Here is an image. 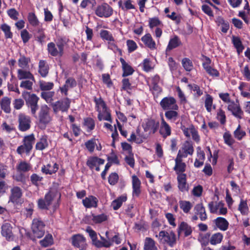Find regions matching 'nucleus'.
I'll return each mask as SVG.
<instances>
[{"mask_svg":"<svg viewBox=\"0 0 250 250\" xmlns=\"http://www.w3.org/2000/svg\"><path fill=\"white\" fill-rule=\"evenodd\" d=\"M66 41L62 38H58L55 42H51L47 44L48 54L53 57H62L64 54Z\"/></svg>","mask_w":250,"mask_h":250,"instance_id":"obj_1","label":"nucleus"},{"mask_svg":"<svg viewBox=\"0 0 250 250\" xmlns=\"http://www.w3.org/2000/svg\"><path fill=\"white\" fill-rule=\"evenodd\" d=\"M59 198L61 197V194L56 189H51L46 193L44 198H40L38 201V207L40 209L47 210L49 207L52 204V201L57 196Z\"/></svg>","mask_w":250,"mask_h":250,"instance_id":"obj_2","label":"nucleus"},{"mask_svg":"<svg viewBox=\"0 0 250 250\" xmlns=\"http://www.w3.org/2000/svg\"><path fill=\"white\" fill-rule=\"evenodd\" d=\"M23 145L18 147L17 152L21 155L23 153L29 154L33 148V145L35 142V138L33 134L25 136L23 138Z\"/></svg>","mask_w":250,"mask_h":250,"instance_id":"obj_3","label":"nucleus"},{"mask_svg":"<svg viewBox=\"0 0 250 250\" xmlns=\"http://www.w3.org/2000/svg\"><path fill=\"white\" fill-rule=\"evenodd\" d=\"M156 236L158 237L164 244H167L171 247H173L176 244V235L172 231L167 232L162 230L159 232V235H156Z\"/></svg>","mask_w":250,"mask_h":250,"instance_id":"obj_4","label":"nucleus"},{"mask_svg":"<svg viewBox=\"0 0 250 250\" xmlns=\"http://www.w3.org/2000/svg\"><path fill=\"white\" fill-rule=\"evenodd\" d=\"M44 227V223L40 219H34L31 228L34 236L37 238L42 237L45 232Z\"/></svg>","mask_w":250,"mask_h":250,"instance_id":"obj_5","label":"nucleus"},{"mask_svg":"<svg viewBox=\"0 0 250 250\" xmlns=\"http://www.w3.org/2000/svg\"><path fill=\"white\" fill-rule=\"evenodd\" d=\"M27 93L28 94V96L24 97L26 104L28 107L30 108L32 114L36 116V111L39 109L38 102L39 98L35 94Z\"/></svg>","mask_w":250,"mask_h":250,"instance_id":"obj_6","label":"nucleus"},{"mask_svg":"<svg viewBox=\"0 0 250 250\" xmlns=\"http://www.w3.org/2000/svg\"><path fill=\"white\" fill-rule=\"evenodd\" d=\"M160 105L165 111L170 109H179L176 100L173 97H166L160 102Z\"/></svg>","mask_w":250,"mask_h":250,"instance_id":"obj_7","label":"nucleus"},{"mask_svg":"<svg viewBox=\"0 0 250 250\" xmlns=\"http://www.w3.org/2000/svg\"><path fill=\"white\" fill-rule=\"evenodd\" d=\"M95 14L100 18H108L113 13V9L107 3H103L96 8Z\"/></svg>","mask_w":250,"mask_h":250,"instance_id":"obj_8","label":"nucleus"},{"mask_svg":"<svg viewBox=\"0 0 250 250\" xmlns=\"http://www.w3.org/2000/svg\"><path fill=\"white\" fill-rule=\"evenodd\" d=\"M194 152V148L191 141H186L179 150L177 156L183 158L189 155H192Z\"/></svg>","mask_w":250,"mask_h":250,"instance_id":"obj_9","label":"nucleus"},{"mask_svg":"<svg viewBox=\"0 0 250 250\" xmlns=\"http://www.w3.org/2000/svg\"><path fill=\"white\" fill-rule=\"evenodd\" d=\"M22 194V191L21 188L18 186H13L10 191L8 202L13 204H18L20 202Z\"/></svg>","mask_w":250,"mask_h":250,"instance_id":"obj_10","label":"nucleus"},{"mask_svg":"<svg viewBox=\"0 0 250 250\" xmlns=\"http://www.w3.org/2000/svg\"><path fill=\"white\" fill-rule=\"evenodd\" d=\"M72 245L80 250H86L87 244L85 238L81 234L73 235L71 237Z\"/></svg>","mask_w":250,"mask_h":250,"instance_id":"obj_11","label":"nucleus"},{"mask_svg":"<svg viewBox=\"0 0 250 250\" xmlns=\"http://www.w3.org/2000/svg\"><path fill=\"white\" fill-rule=\"evenodd\" d=\"M19 129L21 131H26L31 127V118L23 113L18 115Z\"/></svg>","mask_w":250,"mask_h":250,"instance_id":"obj_12","label":"nucleus"},{"mask_svg":"<svg viewBox=\"0 0 250 250\" xmlns=\"http://www.w3.org/2000/svg\"><path fill=\"white\" fill-rule=\"evenodd\" d=\"M71 101L68 98H65L58 101L53 104V110L57 113L59 111H67L70 107Z\"/></svg>","mask_w":250,"mask_h":250,"instance_id":"obj_13","label":"nucleus"},{"mask_svg":"<svg viewBox=\"0 0 250 250\" xmlns=\"http://www.w3.org/2000/svg\"><path fill=\"white\" fill-rule=\"evenodd\" d=\"M142 126L145 132H148L149 134H154L158 129L160 124L154 119H148Z\"/></svg>","mask_w":250,"mask_h":250,"instance_id":"obj_14","label":"nucleus"},{"mask_svg":"<svg viewBox=\"0 0 250 250\" xmlns=\"http://www.w3.org/2000/svg\"><path fill=\"white\" fill-rule=\"evenodd\" d=\"M228 109L231 111L233 115L239 119L242 118L243 111L242 110L238 101L230 102L228 106Z\"/></svg>","mask_w":250,"mask_h":250,"instance_id":"obj_15","label":"nucleus"},{"mask_svg":"<svg viewBox=\"0 0 250 250\" xmlns=\"http://www.w3.org/2000/svg\"><path fill=\"white\" fill-rule=\"evenodd\" d=\"M39 122L41 124L46 125L51 121L49 114V108L47 105L42 106L39 114Z\"/></svg>","mask_w":250,"mask_h":250,"instance_id":"obj_16","label":"nucleus"},{"mask_svg":"<svg viewBox=\"0 0 250 250\" xmlns=\"http://www.w3.org/2000/svg\"><path fill=\"white\" fill-rule=\"evenodd\" d=\"M159 132L164 139L169 136L171 134V127L165 120L163 115H161V124Z\"/></svg>","mask_w":250,"mask_h":250,"instance_id":"obj_17","label":"nucleus"},{"mask_svg":"<svg viewBox=\"0 0 250 250\" xmlns=\"http://www.w3.org/2000/svg\"><path fill=\"white\" fill-rule=\"evenodd\" d=\"M1 235L6 240H11L13 239V227L10 223L8 222L4 223L1 227Z\"/></svg>","mask_w":250,"mask_h":250,"instance_id":"obj_18","label":"nucleus"},{"mask_svg":"<svg viewBox=\"0 0 250 250\" xmlns=\"http://www.w3.org/2000/svg\"><path fill=\"white\" fill-rule=\"evenodd\" d=\"M77 84V82L74 78L69 77L65 81L64 84L60 87L61 93L64 94L65 96H67L68 89L75 87L76 86Z\"/></svg>","mask_w":250,"mask_h":250,"instance_id":"obj_19","label":"nucleus"},{"mask_svg":"<svg viewBox=\"0 0 250 250\" xmlns=\"http://www.w3.org/2000/svg\"><path fill=\"white\" fill-rule=\"evenodd\" d=\"M175 162V165L173 169L177 176L180 174H185L184 172L186 171V164L183 162V158L176 156Z\"/></svg>","mask_w":250,"mask_h":250,"instance_id":"obj_20","label":"nucleus"},{"mask_svg":"<svg viewBox=\"0 0 250 250\" xmlns=\"http://www.w3.org/2000/svg\"><path fill=\"white\" fill-rule=\"evenodd\" d=\"M131 178L133 188L132 195L133 196L139 197L141 192V182L139 178L135 175H132Z\"/></svg>","mask_w":250,"mask_h":250,"instance_id":"obj_21","label":"nucleus"},{"mask_svg":"<svg viewBox=\"0 0 250 250\" xmlns=\"http://www.w3.org/2000/svg\"><path fill=\"white\" fill-rule=\"evenodd\" d=\"M211 60L208 57L205 58V62L203 63V66L207 73L212 77H218L219 76V72L212 68L210 65Z\"/></svg>","mask_w":250,"mask_h":250,"instance_id":"obj_22","label":"nucleus"},{"mask_svg":"<svg viewBox=\"0 0 250 250\" xmlns=\"http://www.w3.org/2000/svg\"><path fill=\"white\" fill-rule=\"evenodd\" d=\"M104 163V159L96 156H91L88 158L86 165L91 170H92L95 167L98 165H103Z\"/></svg>","mask_w":250,"mask_h":250,"instance_id":"obj_23","label":"nucleus"},{"mask_svg":"<svg viewBox=\"0 0 250 250\" xmlns=\"http://www.w3.org/2000/svg\"><path fill=\"white\" fill-rule=\"evenodd\" d=\"M194 209L195 214L199 216L201 221H204L207 219V214L202 203L196 204L194 208Z\"/></svg>","mask_w":250,"mask_h":250,"instance_id":"obj_24","label":"nucleus"},{"mask_svg":"<svg viewBox=\"0 0 250 250\" xmlns=\"http://www.w3.org/2000/svg\"><path fill=\"white\" fill-rule=\"evenodd\" d=\"M186 177V174H180L177 176L178 187L179 189L182 192L188 191V189Z\"/></svg>","mask_w":250,"mask_h":250,"instance_id":"obj_25","label":"nucleus"},{"mask_svg":"<svg viewBox=\"0 0 250 250\" xmlns=\"http://www.w3.org/2000/svg\"><path fill=\"white\" fill-rule=\"evenodd\" d=\"M49 67L45 60H40L39 62L38 72L42 77H46L49 73Z\"/></svg>","mask_w":250,"mask_h":250,"instance_id":"obj_26","label":"nucleus"},{"mask_svg":"<svg viewBox=\"0 0 250 250\" xmlns=\"http://www.w3.org/2000/svg\"><path fill=\"white\" fill-rule=\"evenodd\" d=\"M98 199L93 196L86 197L83 200V206L86 208H96L97 207Z\"/></svg>","mask_w":250,"mask_h":250,"instance_id":"obj_27","label":"nucleus"},{"mask_svg":"<svg viewBox=\"0 0 250 250\" xmlns=\"http://www.w3.org/2000/svg\"><path fill=\"white\" fill-rule=\"evenodd\" d=\"M11 99L8 97H4L0 100L1 109L6 113L11 112Z\"/></svg>","mask_w":250,"mask_h":250,"instance_id":"obj_28","label":"nucleus"},{"mask_svg":"<svg viewBox=\"0 0 250 250\" xmlns=\"http://www.w3.org/2000/svg\"><path fill=\"white\" fill-rule=\"evenodd\" d=\"M120 62L122 63V68L123 70V73L122 76L123 77H126L127 76L131 75L134 72L133 68L129 65L125 60L123 58L120 59Z\"/></svg>","mask_w":250,"mask_h":250,"instance_id":"obj_29","label":"nucleus"},{"mask_svg":"<svg viewBox=\"0 0 250 250\" xmlns=\"http://www.w3.org/2000/svg\"><path fill=\"white\" fill-rule=\"evenodd\" d=\"M213 222L216 227L221 230L225 231L228 229L229 223L224 218L218 217Z\"/></svg>","mask_w":250,"mask_h":250,"instance_id":"obj_30","label":"nucleus"},{"mask_svg":"<svg viewBox=\"0 0 250 250\" xmlns=\"http://www.w3.org/2000/svg\"><path fill=\"white\" fill-rule=\"evenodd\" d=\"M18 78L19 80L29 79L33 81H35L33 75L29 71L19 69L17 71Z\"/></svg>","mask_w":250,"mask_h":250,"instance_id":"obj_31","label":"nucleus"},{"mask_svg":"<svg viewBox=\"0 0 250 250\" xmlns=\"http://www.w3.org/2000/svg\"><path fill=\"white\" fill-rule=\"evenodd\" d=\"M181 232H183L185 236L187 237L191 234L192 230L191 227L187 223L182 222L178 227V233H180Z\"/></svg>","mask_w":250,"mask_h":250,"instance_id":"obj_32","label":"nucleus"},{"mask_svg":"<svg viewBox=\"0 0 250 250\" xmlns=\"http://www.w3.org/2000/svg\"><path fill=\"white\" fill-rule=\"evenodd\" d=\"M178 109H170L166 111L165 116L167 120L174 122L179 118V114L178 112Z\"/></svg>","mask_w":250,"mask_h":250,"instance_id":"obj_33","label":"nucleus"},{"mask_svg":"<svg viewBox=\"0 0 250 250\" xmlns=\"http://www.w3.org/2000/svg\"><path fill=\"white\" fill-rule=\"evenodd\" d=\"M142 41L144 44L150 49H153L155 48L156 44L152 39L150 34H146L142 38Z\"/></svg>","mask_w":250,"mask_h":250,"instance_id":"obj_34","label":"nucleus"},{"mask_svg":"<svg viewBox=\"0 0 250 250\" xmlns=\"http://www.w3.org/2000/svg\"><path fill=\"white\" fill-rule=\"evenodd\" d=\"M59 168L58 165L55 163L53 167L50 164L43 166L42 167V172L45 174H52L56 173Z\"/></svg>","mask_w":250,"mask_h":250,"instance_id":"obj_35","label":"nucleus"},{"mask_svg":"<svg viewBox=\"0 0 250 250\" xmlns=\"http://www.w3.org/2000/svg\"><path fill=\"white\" fill-rule=\"evenodd\" d=\"M182 42L179 38L177 36H175L173 38L170 39L166 50L167 51L171 50L172 49L180 46Z\"/></svg>","mask_w":250,"mask_h":250,"instance_id":"obj_36","label":"nucleus"},{"mask_svg":"<svg viewBox=\"0 0 250 250\" xmlns=\"http://www.w3.org/2000/svg\"><path fill=\"white\" fill-rule=\"evenodd\" d=\"M232 42L235 48L236 49L238 54L240 55L244 49V47L242 44L240 38L234 36H232Z\"/></svg>","mask_w":250,"mask_h":250,"instance_id":"obj_37","label":"nucleus"},{"mask_svg":"<svg viewBox=\"0 0 250 250\" xmlns=\"http://www.w3.org/2000/svg\"><path fill=\"white\" fill-rule=\"evenodd\" d=\"M48 146L47 137L46 135L42 136L36 145V149L39 150H42Z\"/></svg>","mask_w":250,"mask_h":250,"instance_id":"obj_38","label":"nucleus"},{"mask_svg":"<svg viewBox=\"0 0 250 250\" xmlns=\"http://www.w3.org/2000/svg\"><path fill=\"white\" fill-rule=\"evenodd\" d=\"M94 101L96 104V108L97 111L102 110V112L106 111V109H108L105 103L101 98V97L99 98L94 97Z\"/></svg>","mask_w":250,"mask_h":250,"instance_id":"obj_39","label":"nucleus"},{"mask_svg":"<svg viewBox=\"0 0 250 250\" xmlns=\"http://www.w3.org/2000/svg\"><path fill=\"white\" fill-rule=\"evenodd\" d=\"M144 250H157L155 242L150 237H146L145 239Z\"/></svg>","mask_w":250,"mask_h":250,"instance_id":"obj_40","label":"nucleus"},{"mask_svg":"<svg viewBox=\"0 0 250 250\" xmlns=\"http://www.w3.org/2000/svg\"><path fill=\"white\" fill-rule=\"evenodd\" d=\"M179 204L180 208L185 213H188L192 208V205L189 201L181 200Z\"/></svg>","mask_w":250,"mask_h":250,"instance_id":"obj_41","label":"nucleus"},{"mask_svg":"<svg viewBox=\"0 0 250 250\" xmlns=\"http://www.w3.org/2000/svg\"><path fill=\"white\" fill-rule=\"evenodd\" d=\"M223 238V235L221 233H215L210 236V243L212 245H216L222 242Z\"/></svg>","mask_w":250,"mask_h":250,"instance_id":"obj_42","label":"nucleus"},{"mask_svg":"<svg viewBox=\"0 0 250 250\" xmlns=\"http://www.w3.org/2000/svg\"><path fill=\"white\" fill-rule=\"evenodd\" d=\"M31 60L29 57H26L24 56H21L18 60V65L21 69L28 68L29 63Z\"/></svg>","mask_w":250,"mask_h":250,"instance_id":"obj_43","label":"nucleus"},{"mask_svg":"<svg viewBox=\"0 0 250 250\" xmlns=\"http://www.w3.org/2000/svg\"><path fill=\"white\" fill-rule=\"evenodd\" d=\"M126 197L121 196L114 200L111 203V206L114 210H117L122 206L123 203L126 200Z\"/></svg>","mask_w":250,"mask_h":250,"instance_id":"obj_44","label":"nucleus"},{"mask_svg":"<svg viewBox=\"0 0 250 250\" xmlns=\"http://www.w3.org/2000/svg\"><path fill=\"white\" fill-rule=\"evenodd\" d=\"M221 206H223V204L221 202L217 203L212 201L208 204V208L211 213H217L218 210Z\"/></svg>","mask_w":250,"mask_h":250,"instance_id":"obj_45","label":"nucleus"},{"mask_svg":"<svg viewBox=\"0 0 250 250\" xmlns=\"http://www.w3.org/2000/svg\"><path fill=\"white\" fill-rule=\"evenodd\" d=\"M27 19L29 23L33 26L37 27L40 24V22L34 13H29L27 16Z\"/></svg>","mask_w":250,"mask_h":250,"instance_id":"obj_46","label":"nucleus"},{"mask_svg":"<svg viewBox=\"0 0 250 250\" xmlns=\"http://www.w3.org/2000/svg\"><path fill=\"white\" fill-rule=\"evenodd\" d=\"M182 64L184 69L187 71H190L193 68V65L192 61L187 58L183 59L182 61Z\"/></svg>","mask_w":250,"mask_h":250,"instance_id":"obj_47","label":"nucleus"},{"mask_svg":"<svg viewBox=\"0 0 250 250\" xmlns=\"http://www.w3.org/2000/svg\"><path fill=\"white\" fill-rule=\"evenodd\" d=\"M100 37L103 40H106L108 42H114V39L112 34L108 31L105 30H102L100 31Z\"/></svg>","mask_w":250,"mask_h":250,"instance_id":"obj_48","label":"nucleus"},{"mask_svg":"<svg viewBox=\"0 0 250 250\" xmlns=\"http://www.w3.org/2000/svg\"><path fill=\"white\" fill-rule=\"evenodd\" d=\"M223 139L225 143L229 146H232V145L235 143V140L232 138L231 134L229 131H226L224 133L223 135Z\"/></svg>","mask_w":250,"mask_h":250,"instance_id":"obj_49","label":"nucleus"},{"mask_svg":"<svg viewBox=\"0 0 250 250\" xmlns=\"http://www.w3.org/2000/svg\"><path fill=\"white\" fill-rule=\"evenodd\" d=\"M36 38L37 39V41L41 44H42L44 42V39L45 38V35L44 33L43 29L42 28H38L37 30L36 34Z\"/></svg>","mask_w":250,"mask_h":250,"instance_id":"obj_50","label":"nucleus"},{"mask_svg":"<svg viewBox=\"0 0 250 250\" xmlns=\"http://www.w3.org/2000/svg\"><path fill=\"white\" fill-rule=\"evenodd\" d=\"M1 29L4 33L5 37L6 39L12 38L13 36L12 33L11 32V28L10 26L7 24L4 23L1 24Z\"/></svg>","mask_w":250,"mask_h":250,"instance_id":"obj_51","label":"nucleus"},{"mask_svg":"<svg viewBox=\"0 0 250 250\" xmlns=\"http://www.w3.org/2000/svg\"><path fill=\"white\" fill-rule=\"evenodd\" d=\"M52 244L53 238L51 234L46 235L43 240L40 241V244L44 247L49 246Z\"/></svg>","mask_w":250,"mask_h":250,"instance_id":"obj_52","label":"nucleus"},{"mask_svg":"<svg viewBox=\"0 0 250 250\" xmlns=\"http://www.w3.org/2000/svg\"><path fill=\"white\" fill-rule=\"evenodd\" d=\"M17 169L19 171L27 172L31 169V166L25 162H21L17 166Z\"/></svg>","mask_w":250,"mask_h":250,"instance_id":"obj_53","label":"nucleus"},{"mask_svg":"<svg viewBox=\"0 0 250 250\" xmlns=\"http://www.w3.org/2000/svg\"><path fill=\"white\" fill-rule=\"evenodd\" d=\"M83 125L87 127L88 131L92 130L95 127V122L94 120L91 118H86L84 119Z\"/></svg>","mask_w":250,"mask_h":250,"instance_id":"obj_54","label":"nucleus"},{"mask_svg":"<svg viewBox=\"0 0 250 250\" xmlns=\"http://www.w3.org/2000/svg\"><path fill=\"white\" fill-rule=\"evenodd\" d=\"M107 219V216L105 214H101L98 215H92V220L95 223H101Z\"/></svg>","mask_w":250,"mask_h":250,"instance_id":"obj_55","label":"nucleus"},{"mask_svg":"<svg viewBox=\"0 0 250 250\" xmlns=\"http://www.w3.org/2000/svg\"><path fill=\"white\" fill-rule=\"evenodd\" d=\"M122 83V90L129 92V90H131L132 89L133 86L131 85V84L130 83L128 79L125 78L123 79Z\"/></svg>","mask_w":250,"mask_h":250,"instance_id":"obj_56","label":"nucleus"},{"mask_svg":"<svg viewBox=\"0 0 250 250\" xmlns=\"http://www.w3.org/2000/svg\"><path fill=\"white\" fill-rule=\"evenodd\" d=\"M54 95V92L52 91H45L41 93L42 97L44 99L47 103H50L52 101V97Z\"/></svg>","mask_w":250,"mask_h":250,"instance_id":"obj_57","label":"nucleus"},{"mask_svg":"<svg viewBox=\"0 0 250 250\" xmlns=\"http://www.w3.org/2000/svg\"><path fill=\"white\" fill-rule=\"evenodd\" d=\"M246 135V132L241 129L239 125L237 129L234 131V136L238 140H241Z\"/></svg>","mask_w":250,"mask_h":250,"instance_id":"obj_58","label":"nucleus"},{"mask_svg":"<svg viewBox=\"0 0 250 250\" xmlns=\"http://www.w3.org/2000/svg\"><path fill=\"white\" fill-rule=\"evenodd\" d=\"M238 209L242 214H247L249 208L246 201L241 200L239 205Z\"/></svg>","mask_w":250,"mask_h":250,"instance_id":"obj_59","label":"nucleus"},{"mask_svg":"<svg viewBox=\"0 0 250 250\" xmlns=\"http://www.w3.org/2000/svg\"><path fill=\"white\" fill-rule=\"evenodd\" d=\"M43 177L39 175L34 173L30 176V181L33 185L38 186L39 182L42 180Z\"/></svg>","mask_w":250,"mask_h":250,"instance_id":"obj_60","label":"nucleus"},{"mask_svg":"<svg viewBox=\"0 0 250 250\" xmlns=\"http://www.w3.org/2000/svg\"><path fill=\"white\" fill-rule=\"evenodd\" d=\"M212 103L213 99L212 97L210 95L208 94L206 98L205 104V107L208 112H210L211 110Z\"/></svg>","mask_w":250,"mask_h":250,"instance_id":"obj_61","label":"nucleus"},{"mask_svg":"<svg viewBox=\"0 0 250 250\" xmlns=\"http://www.w3.org/2000/svg\"><path fill=\"white\" fill-rule=\"evenodd\" d=\"M161 24L162 21L159 20L158 17H154L149 19V26L150 28L158 26Z\"/></svg>","mask_w":250,"mask_h":250,"instance_id":"obj_62","label":"nucleus"},{"mask_svg":"<svg viewBox=\"0 0 250 250\" xmlns=\"http://www.w3.org/2000/svg\"><path fill=\"white\" fill-rule=\"evenodd\" d=\"M21 36L24 43L27 42L31 37V35L29 34V32L26 29H23L21 31Z\"/></svg>","mask_w":250,"mask_h":250,"instance_id":"obj_63","label":"nucleus"},{"mask_svg":"<svg viewBox=\"0 0 250 250\" xmlns=\"http://www.w3.org/2000/svg\"><path fill=\"white\" fill-rule=\"evenodd\" d=\"M7 12L8 15L11 19L15 21L18 19L19 13L15 8H11L8 10Z\"/></svg>","mask_w":250,"mask_h":250,"instance_id":"obj_64","label":"nucleus"}]
</instances>
